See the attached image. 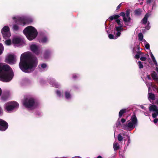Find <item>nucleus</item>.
Listing matches in <instances>:
<instances>
[{"label":"nucleus","mask_w":158,"mask_h":158,"mask_svg":"<svg viewBox=\"0 0 158 158\" xmlns=\"http://www.w3.org/2000/svg\"><path fill=\"white\" fill-rule=\"evenodd\" d=\"M37 64V58L31 56L29 52H26L21 55L19 65L23 71L29 73L35 70Z\"/></svg>","instance_id":"f257e3e1"},{"label":"nucleus","mask_w":158,"mask_h":158,"mask_svg":"<svg viewBox=\"0 0 158 158\" xmlns=\"http://www.w3.org/2000/svg\"><path fill=\"white\" fill-rule=\"evenodd\" d=\"M10 67L4 63H0V79L4 82L10 81Z\"/></svg>","instance_id":"f03ea898"},{"label":"nucleus","mask_w":158,"mask_h":158,"mask_svg":"<svg viewBox=\"0 0 158 158\" xmlns=\"http://www.w3.org/2000/svg\"><path fill=\"white\" fill-rule=\"evenodd\" d=\"M13 19L14 23L12 29L14 31H17L19 30V25H24L29 22L27 19L26 17H14Z\"/></svg>","instance_id":"7ed1b4c3"},{"label":"nucleus","mask_w":158,"mask_h":158,"mask_svg":"<svg viewBox=\"0 0 158 158\" xmlns=\"http://www.w3.org/2000/svg\"><path fill=\"white\" fill-rule=\"evenodd\" d=\"M23 32L27 39L30 40H31L35 39L38 34L37 30L31 26L26 27L23 30Z\"/></svg>","instance_id":"20e7f679"},{"label":"nucleus","mask_w":158,"mask_h":158,"mask_svg":"<svg viewBox=\"0 0 158 158\" xmlns=\"http://www.w3.org/2000/svg\"><path fill=\"white\" fill-rule=\"evenodd\" d=\"M22 103L25 107L30 110L35 108L38 105L37 102L31 97L25 98L22 101Z\"/></svg>","instance_id":"39448f33"},{"label":"nucleus","mask_w":158,"mask_h":158,"mask_svg":"<svg viewBox=\"0 0 158 158\" xmlns=\"http://www.w3.org/2000/svg\"><path fill=\"white\" fill-rule=\"evenodd\" d=\"M138 121L135 115L131 116L130 120L127 121L126 124L122 125V128L127 131H131L137 125Z\"/></svg>","instance_id":"423d86ee"},{"label":"nucleus","mask_w":158,"mask_h":158,"mask_svg":"<svg viewBox=\"0 0 158 158\" xmlns=\"http://www.w3.org/2000/svg\"><path fill=\"white\" fill-rule=\"evenodd\" d=\"M116 23L119 26H116L114 28V35L108 34V36L110 39H116L121 35V32L122 31L123 29L122 25L120 21L118 19L116 20Z\"/></svg>","instance_id":"0eeeda50"},{"label":"nucleus","mask_w":158,"mask_h":158,"mask_svg":"<svg viewBox=\"0 0 158 158\" xmlns=\"http://www.w3.org/2000/svg\"><path fill=\"white\" fill-rule=\"evenodd\" d=\"M12 43L17 46L26 45L24 40L20 37H15L12 39Z\"/></svg>","instance_id":"6e6552de"},{"label":"nucleus","mask_w":158,"mask_h":158,"mask_svg":"<svg viewBox=\"0 0 158 158\" xmlns=\"http://www.w3.org/2000/svg\"><path fill=\"white\" fill-rule=\"evenodd\" d=\"M30 48L31 50L36 55L40 54L41 51L40 46L35 44H31L30 46Z\"/></svg>","instance_id":"1a4fd4ad"},{"label":"nucleus","mask_w":158,"mask_h":158,"mask_svg":"<svg viewBox=\"0 0 158 158\" xmlns=\"http://www.w3.org/2000/svg\"><path fill=\"white\" fill-rule=\"evenodd\" d=\"M9 29L8 26H5L1 30L3 37L5 39H7L10 37V33L8 32Z\"/></svg>","instance_id":"9d476101"},{"label":"nucleus","mask_w":158,"mask_h":158,"mask_svg":"<svg viewBox=\"0 0 158 158\" xmlns=\"http://www.w3.org/2000/svg\"><path fill=\"white\" fill-rule=\"evenodd\" d=\"M149 110L150 111L155 112L156 113L152 114V116L153 118H155L157 115H158V109L157 106L155 105H152L149 108Z\"/></svg>","instance_id":"9b49d317"},{"label":"nucleus","mask_w":158,"mask_h":158,"mask_svg":"<svg viewBox=\"0 0 158 158\" xmlns=\"http://www.w3.org/2000/svg\"><path fill=\"white\" fill-rule=\"evenodd\" d=\"M8 127V123L3 120L0 118V130L5 131Z\"/></svg>","instance_id":"f8f14e48"},{"label":"nucleus","mask_w":158,"mask_h":158,"mask_svg":"<svg viewBox=\"0 0 158 158\" xmlns=\"http://www.w3.org/2000/svg\"><path fill=\"white\" fill-rule=\"evenodd\" d=\"M139 50V47L138 45H136L135 46L133 50V52L134 53H136L135 58L136 59H139V58L140 55L142 54V53Z\"/></svg>","instance_id":"ddd939ff"},{"label":"nucleus","mask_w":158,"mask_h":158,"mask_svg":"<svg viewBox=\"0 0 158 158\" xmlns=\"http://www.w3.org/2000/svg\"><path fill=\"white\" fill-rule=\"evenodd\" d=\"M19 106V104L15 101H10V112L16 110Z\"/></svg>","instance_id":"4468645a"},{"label":"nucleus","mask_w":158,"mask_h":158,"mask_svg":"<svg viewBox=\"0 0 158 158\" xmlns=\"http://www.w3.org/2000/svg\"><path fill=\"white\" fill-rule=\"evenodd\" d=\"M149 17V15L148 14H146L144 18L142 20V23L144 24H147V26L145 27L146 29L148 30L150 28V27L149 26V22L148 21V18Z\"/></svg>","instance_id":"2eb2a0df"},{"label":"nucleus","mask_w":158,"mask_h":158,"mask_svg":"<svg viewBox=\"0 0 158 158\" xmlns=\"http://www.w3.org/2000/svg\"><path fill=\"white\" fill-rule=\"evenodd\" d=\"M9 90H4L1 97L2 100L3 101L6 100L9 98Z\"/></svg>","instance_id":"dca6fc26"},{"label":"nucleus","mask_w":158,"mask_h":158,"mask_svg":"<svg viewBox=\"0 0 158 158\" xmlns=\"http://www.w3.org/2000/svg\"><path fill=\"white\" fill-rule=\"evenodd\" d=\"M50 84L52 85L53 86L56 88H59L60 86V85L57 82L55 81V80L53 79L52 78L50 79L49 82Z\"/></svg>","instance_id":"f3484780"},{"label":"nucleus","mask_w":158,"mask_h":158,"mask_svg":"<svg viewBox=\"0 0 158 158\" xmlns=\"http://www.w3.org/2000/svg\"><path fill=\"white\" fill-rule=\"evenodd\" d=\"M64 96L66 99L67 100L71 99L72 98V96L71 94L70 90H66L64 92Z\"/></svg>","instance_id":"a211bd4d"},{"label":"nucleus","mask_w":158,"mask_h":158,"mask_svg":"<svg viewBox=\"0 0 158 158\" xmlns=\"http://www.w3.org/2000/svg\"><path fill=\"white\" fill-rule=\"evenodd\" d=\"M150 56L152 58V60L153 62L154 63V64L155 65L156 70L157 71V72L158 73V65L157 62L154 56H153V54H152V53L151 52L150 53Z\"/></svg>","instance_id":"6ab92c4d"},{"label":"nucleus","mask_w":158,"mask_h":158,"mask_svg":"<svg viewBox=\"0 0 158 158\" xmlns=\"http://www.w3.org/2000/svg\"><path fill=\"white\" fill-rule=\"evenodd\" d=\"M146 84L148 89L149 92L150 90L151 89V87H152L153 88V89H155L157 90V86H155V85H153L151 82H146ZM157 91L158 92V91Z\"/></svg>","instance_id":"aec40b11"},{"label":"nucleus","mask_w":158,"mask_h":158,"mask_svg":"<svg viewBox=\"0 0 158 158\" xmlns=\"http://www.w3.org/2000/svg\"><path fill=\"white\" fill-rule=\"evenodd\" d=\"M16 60V56L14 54H10V64H15Z\"/></svg>","instance_id":"412c9836"},{"label":"nucleus","mask_w":158,"mask_h":158,"mask_svg":"<svg viewBox=\"0 0 158 158\" xmlns=\"http://www.w3.org/2000/svg\"><path fill=\"white\" fill-rule=\"evenodd\" d=\"M41 71H43L47 70L48 67L46 64L43 63L39 66Z\"/></svg>","instance_id":"4be33fe9"},{"label":"nucleus","mask_w":158,"mask_h":158,"mask_svg":"<svg viewBox=\"0 0 158 158\" xmlns=\"http://www.w3.org/2000/svg\"><path fill=\"white\" fill-rule=\"evenodd\" d=\"M52 52L50 50H46L44 54V57L45 59L48 58L51 55Z\"/></svg>","instance_id":"5701e85b"},{"label":"nucleus","mask_w":158,"mask_h":158,"mask_svg":"<svg viewBox=\"0 0 158 158\" xmlns=\"http://www.w3.org/2000/svg\"><path fill=\"white\" fill-rule=\"evenodd\" d=\"M151 76L153 79L158 83V77L156 73L153 72L152 73Z\"/></svg>","instance_id":"b1692460"},{"label":"nucleus","mask_w":158,"mask_h":158,"mask_svg":"<svg viewBox=\"0 0 158 158\" xmlns=\"http://www.w3.org/2000/svg\"><path fill=\"white\" fill-rule=\"evenodd\" d=\"M148 99L151 101L153 100L155 98V95L151 93H149L148 95Z\"/></svg>","instance_id":"393cba45"},{"label":"nucleus","mask_w":158,"mask_h":158,"mask_svg":"<svg viewBox=\"0 0 158 158\" xmlns=\"http://www.w3.org/2000/svg\"><path fill=\"white\" fill-rule=\"evenodd\" d=\"M48 38L46 36L42 38L40 40V42L42 43H46L48 41Z\"/></svg>","instance_id":"a878e982"},{"label":"nucleus","mask_w":158,"mask_h":158,"mask_svg":"<svg viewBox=\"0 0 158 158\" xmlns=\"http://www.w3.org/2000/svg\"><path fill=\"white\" fill-rule=\"evenodd\" d=\"M119 17V16L118 15H115L110 17L109 18L110 20H112L114 19H117Z\"/></svg>","instance_id":"bb28decb"},{"label":"nucleus","mask_w":158,"mask_h":158,"mask_svg":"<svg viewBox=\"0 0 158 158\" xmlns=\"http://www.w3.org/2000/svg\"><path fill=\"white\" fill-rule=\"evenodd\" d=\"M113 148L114 150H118L119 148V146L118 143H114Z\"/></svg>","instance_id":"cd10ccee"},{"label":"nucleus","mask_w":158,"mask_h":158,"mask_svg":"<svg viewBox=\"0 0 158 158\" xmlns=\"http://www.w3.org/2000/svg\"><path fill=\"white\" fill-rule=\"evenodd\" d=\"M5 108L7 111H10V103L8 102L6 103L5 105Z\"/></svg>","instance_id":"c85d7f7f"},{"label":"nucleus","mask_w":158,"mask_h":158,"mask_svg":"<svg viewBox=\"0 0 158 158\" xmlns=\"http://www.w3.org/2000/svg\"><path fill=\"white\" fill-rule=\"evenodd\" d=\"M123 19L124 21L125 22H129L130 21L131 18L130 17L125 16L123 18Z\"/></svg>","instance_id":"c756f323"},{"label":"nucleus","mask_w":158,"mask_h":158,"mask_svg":"<svg viewBox=\"0 0 158 158\" xmlns=\"http://www.w3.org/2000/svg\"><path fill=\"white\" fill-rule=\"evenodd\" d=\"M126 109H122L119 111V118L122 117L123 114L126 112Z\"/></svg>","instance_id":"7c9ffc66"},{"label":"nucleus","mask_w":158,"mask_h":158,"mask_svg":"<svg viewBox=\"0 0 158 158\" xmlns=\"http://www.w3.org/2000/svg\"><path fill=\"white\" fill-rule=\"evenodd\" d=\"M134 12L135 15H139L141 14V10L140 9H138L135 10Z\"/></svg>","instance_id":"2f4dec72"},{"label":"nucleus","mask_w":158,"mask_h":158,"mask_svg":"<svg viewBox=\"0 0 158 158\" xmlns=\"http://www.w3.org/2000/svg\"><path fill=\"white\" fill-rule=\"evenodd\" d=\"M143 41L144 42V44L145 45V47L146 49H149L150 47L149 44L145 40H143Z\"/></svg>","instance_id":"473e14b6"},{"label":"nucleus","mask_w":158,"mask_h":158,"mask_svg":"<svg viewBox=\"0 0 158 158\" xmlns=\"http://www.w3.org/2000/svg\"><path fill=\"white\" fill-rule=\"evenodd\" d=\"M5 62L8 64H10V54H8L5 59Z\"/></svg>","instance_id":"72a5a7b5"},{"label":"nucleus","mask_w":158,"mask_h":158,"mask_svg":"<svg viewBox=\"0 0 158 158\" xmlns=\"http://www.w3.org/2000/svg\"><path fill=\"white\" fill-rule=\"evenodd\" d=\"M138 36H139V38L140 41H142V40L143 41V40H143V35L142 33H139V35H138Z\"/></svg>","instance_id":"f704fd0d"},{"label":"nucleus","mask_w":158,"mask_h":158,"mask_svg":"<svg viewBox=\"0 0 158 158\" xmlns=\"http://www.w3.org/2000/svg\"><path fill=\"white\" fill-rule=\"evenodd\" d=\"M138 65L139 69H142L143 67V63L140 61H139L138 62Z\"/></svg>","instance_id":"c9c22d12"},{"label":"nucleus","mask_w":158,"mask_h":158,"mask_svg":"<svg viewBox=\"0 0 158 158\" xmlns=\"http://www.w3.org/2000/svg\"><path fill=\"white\" fill-rule=\"evenodd\" d=\"M3 50V47L2 44H0V55L2 54Z\"/></svg>","instance_id":"e433bc0d"},{"label":"nucleus","mask_w":158,"mask_h":158,"mask_svg":"<svg viewBox=\"0 0 158 158\" xmlns=\"http://www.w3.org/2000/svg\"><path fill=\"white\" fill-rule=\"evenodd\" d=\"M56 94L57 96L60 97H61L63 96V95L61 94V92L59 90H57L56 91Z\"/></svg>","instance_id":"4c0bfd02"},{"label":"nucleus","mask_w":158,"mask_h":158,"mask_svg":"<svg viewBox=\"0 0 158 158\" xmlns=\"http://www.w3.org/2000/svg\"><path fill=\"white\" fill-rule=\"evenodd\" d=\"M123 139V137L120 134H119L118 135V139L119 141H122Z\"/></svg>","instance_id":"58836bf2"},{"label":"nucleus","mask_w":158,"mask_h":158,"mask_svg":"<svg viewBox=\"0 0 158 158\" xmlns=\"http://www.w3.org/2000/svg\"><path fill=\"white\" fill-rule=\"evenodd\" d=\"M5 43L6 45H10V39H8L6 40Z\"/></svg>","instance_id":"ea45409f"},{"label":"nucleus","mask_w":158,"mask_h":158,"mask_svg":"<svg viewBox=\"0 0 158 158\" xmlns=\"http://www.w3.org/2000/svg\"><path fill=\"white\" fill-rule=\"evenodd\" d=\"M125 16H127L130 17V11L129 10H127L126 11Z\"/></svg>","instance_id":"a19ab883"},{"label":"nucleus","mask_w":158,"mask_h":158,"mask_svg":"<svg viewBox=\"0 0 158 158\" xmlns=\"http://www.w3.org/2000/svg\"><path fill=\"white\" fill-rule=\"evenodd\" d=\"M14 76V73L12 71V69H10V80L12 78L13 76Z\"/></svg>","instance_id":"79ce46f5"},{"label":"nucleus","mask_w":158,"mask_h":158,"mask_svg":"<svg viewBox=\"0 0 158 158\" xmlns=\"http://www.w3.org/2000/svg\"><path fill=\"white\" fill-rule=\"evenodd\" d=\"M147 58L146 57H141L140 58V59L142 61H145L146 60Z\"/></svg>","instance_id":"37998d69"},{"label":"nucleus","mask_w":158,"mask_h":158,"mask_svg":"<svg viewBox=\"0 0 158 158\" xmlns=\"http://www.w3.org/2000/svg\"><path fill=\"white\" fill-rule=\"evenodd\" d=\"M120 16H123V18L125 16V14L124 12H122L120 14Z\"/></svg>","instance_id":"c03bdc74"},{"label":"nucleus","mask_w":158,"mask_h":158,"mask_svg":"<svg viewBox=\"0 0 158 158\" xmlns=\"http://www.w3.org/2000/svg\"><path fill=\"white\" fill-rule=\"evenodd\" d=\"M78 77V75L76 74H74L73 75V78H76Z\"/></svg>","instance_id":"a18cd8bd"},{"label":"nucleus","mask_w":158,"mask_h":158,"mask_svg":"<svg viewBox=\"0 0 158 158\" xmlns=\"http://www.w3.org/2000/svg\"><path fill=\"white\" fill-rule=\"evenodd\" d=\"M158 121V118H155L153 120V122L154 123H156Z\"/></svg>","instance_id":"49530a36"},{"label":"nucleus","mask_w":158,"mask_h":158,"mask_svg":"<svg viewBox=\"0 0 158 158\" xmlns=\"http://www.w3.org/2000/svg\"><path fill=\"white\" fill-rule=\"evenodd\" d=\"M131 142L129 136H128V139L127 140L128 145Z\"/></svg>","instance_id":"de8ad7c7"},{"label":"nucleus","mask_w":158,"mask_h":158,"mask_svg":"<svg viewBox=\"0 0 158 158\" xmlns=\"http://www.w3.org/2000/svg\"><path fill=\"white\" fill-rule=\"evenodd\" d=\"M122 3H121L120 4H119V5L118 6H117V9H116L117 10H118V9H119L120 8V7H121V4H122Z\"/></svg>","instance_id":"09e8293b"},{"label":"nucleus","mask_w":158,"mask_h":158,"mask_svg":"<svg viewBox=\"0 0 158 158\" xmlns=\"http://www.w3.org/2000/svg\"><path fill=\"white\" fill-rule=\"evenodd\" d=\"M121 122L122 123H123L126 122V120L124 118H122L121 120Z\"/></svg>","instance_id":"8fccbe9b"},{"label":"nucleus","mask_w":158,"mask_h":158,"mask_svg":"<svg viewBox=\"0 0 158 158\" xmlns=\"http://www.w3.org/2000/svg\"><path fill=\"white\" fill-rule=\"evenodd\" d=\"M3 114V110L0 107V115L2 114Z\"/></svg>","instance_id":"3c124183"},{"label":"nucleus","mask_w":158,"mask_h":158,"mask_svg":"<svg viewBox=\"0 0 158 158\" xmlns=\"http://www.w3.org/2000/svg\"><path fill=\"white\" fill-rule=\"evenodd\" d=\"M147 3H150L152 2V0H146Z\"/></svg>","instance_id":"603ef678"},{"label":"nucleus","mask_w":158,"mask_h":158,"mask_svg":"<svg viewBox=\"0 0 158 158\" xmlns=\"http://www.w3.org/2000/svg\"><path fill=\"white\" fill-rule=\"evenodd\" d=\"M147 78L148 79V80H151V78L149 75H147Z\"/></svg>","instance_id":"864d4df0"},{"label":"nucleus","mask_w":158,"mask_h":158,"mask_svg":"<svg viewBox=\"0 0 158 158\" xmlns=\"http://www.w3.org/2000/svg\"><path fill=\"white\" fill-rule=\"evenodd\" d=\"M120 123L119 122L118 123H116V126L117 127H118V126H119L120 124Z\"/></svg>","instance_id":"5fc2aeb1"},{"label":"nucleus","mask_w":158,"mask_h":158,"mask_svg":"<svg viewBox=\"0 0 158 158\" xmlns=\"http://www.w3.org/2000/svg\"><path fill=\"white\" fill-rule=\"evenodd\" d=\"M2 93V90L1 88H0V96H1Z\"/></svg>","instance_id":"6e6d98bb"},{"label":"nucleus","mask_w":158,"mask_h":158,"mask_svg":"<svg viewBox=\"0 0 158 158\" xmlns=\"http://www.w3.org/2000/svg\"><path fill=\"white\" fill-rule=\"evenodd\" d=\"M102 157L101 156H98L97 158H102Z\"/></svg>","instance_id":"4d7b16f0"},{"label":"nucleus","mask_w":158,"mask_h":158,"mask_svg":"<svg viewBox=\"0 0 158 158\" xmlns=\"http://www.w3.org/2000/svg\"><path fill=\"white\" fill-rule=\"evenodd\" d=\"M72 158H81V157L78 156V157H72Z\"/></svg>","instance_id":"13d9d810"},{"label":"nucleus","mask_w":158,"mask_h":158,"mask_svg":"<svg viewBox=\"0 0 158 158\" xmlns=\"http://www.w3.org/2000/svg\"><path fill=\"white\" fill-rule=\"evenodd\" d=\"M141 108H142V109H144V108H145L144 107V106H142L141 107Z\"/></svg>","instance_id":"bf43d9fd"},{"label":"nucleus","mask_w":158,"mask_h":158,"mask_svg":"<svg viewBox=\"0 0 158 158\" xmlns=\"http://www.w3.org/2000/svg\"><path fill=\"white\" fill-rule=\"evenodd\" d=\"M157 100H158V97L157 98Z\"/></svg>","instance_id":"052dcab7"},{"label":"nucleus","mask_w":158,"mask_h":158,"mask_svg":"<svg viewBox=\"0 0 158 158\" xmlns=\"http://www.w3.org/2000/svg\"><path fill=\"white\" fill-rule=\"evenodd\" d=\"M27 81H29L28 79H27Z\"/></svg>","instance_id":"680f3d73"},{"label":"nucleus","mask_w":158,"mask_h":158,"mask_svg":"<svg viewBox=\"0 0 158 158\" xmlns=\"http://www.w3.org/2000/svg\"><path fill=\"white\" fill-rule=\"evenodd\" d=\"M10 42H11V40L10 41Z\"/></svg>","instance_id":"e2e57ef3"}]
</instances>
